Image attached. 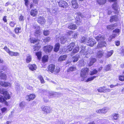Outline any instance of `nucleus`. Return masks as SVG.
I'll return each mask as SVG.
<instances>
[{"instance_id":"57","label":"nucleus","mask_w":124,"mask_h":124,"mask_svg":"<svg viewBox=\"0 0 124 124\" xmlns=\"http://www.w3.org/2000/svg\"><path fill=\"white\" fill-rule=\"evenodd\" d=\"M119 79L121 81H124V75H122L120 76L119 77Z\"/></svg>"},{"instance_id":"46","label":"nucleus","mask_w":124,"mask_h":124,"mask_svg":"<svg viewBox=\"0 0 124 124\" xmlns=\"http://www.w3.org/2000/svg\"><path fill=\"white\" fill-rule=\"evenodd\" d=\"M31 60V58L29 55H27V58L26 59V62L27 63H29L30 62Z\"/></svg>"},{"instance_id":"53","label":"nucleus","mask_w":124,"mask_h":124,"mask_svg":"<svg viewBox=\"0 0 124 124\" xmlns=\"http://www.w3.org/2000/svg\"><path fill=\"white\" fill-rule=\"evenodd\" d=\"M1 110L2 113H5L7 112V108L5 107L1 108Z\"/></svg>"},{"instance_id":"17","label":"nucleus","mask_w":124,"mask_h":124,"mask_svg":"<svg viewBox=\"0 0 124 124\" xmlns=\"http://www.w3.org/2000/svg\"><path fill=\"white\" fill-rule=\"evenodd\" d=\"M7 78V76L6 74L2 72L0 73V79L4 80H6Z\"/></svg>"},{"instance_id":"61","label":"nucleus","mask_w":124,"mask_h":124,"mask_svg":"<svg viewBox=\"0 0 124 124\" xmlns=\"http://www.w3.org/2000/svg\"><path fill=\"white\" fill-rule=\"evenodd\" d=\"M8 69V67L6 66H4L3 67H2L1 70H3L4 71H7Z\"/></svg>"},{"instance_id":"44","label":"nucleus","mask_w":124,"mask_h":124,"mask_svg":"<svg viewBox=\"0 0 124 124\" xmlns=\"http://www.w3.org/2000/svg\"><path fill=\"white\" fill-rule=\"evenodd\" d=\"M97 2L100 5L103 4L105 3L106 0H97Z\"/></svg>"},{"instance_id":"15","label":"nucleus","mask_w":124,"mask_h":124,"mask_svg":"<svg viewBox=\"0 0 124 124\" xmlns=\"http://www.w3.org/2000/svg\"><path fill=\"white\" fill-rule=\"evenodd\" d=\"M55 66L54 64H50L48 66V71L51 73H53L55 69Z\"/></svg>"},{"instance_id":"23","label":"nucleus","mask_w":124,"mask_h":124,"mask_svg":"<svg viewBox=\"0 0 124 124\" xmlns=\"http://www.w3.org/2000/svg\"><path fill=\"white\" fill-rule=\"evenodd\" d=\"M67 57V55H64L60 56L58 58V62H60L65 60Z\"/></svg>"},{"instance_id":"16","label":"nucleus","mask_w":124,"mask_h":124,"mask_svg":"<svg viewBox=\"0 0 124 124\" xmlns=\"http://www.w3.org/2000/svg\"><path fill=\"white\" fill-rule=\"evenodd\" d=\"M28 66L29 69L32 71L36 70L37 68V66L35 64H29Z\"/></svg>"},{"instance_id":"18","label":"nucleus","mask_w":124,"mask_h":124,"mask_svg":"<svg viewBox=\"0 0 124 124\" xmlns=\"http://www.w3.org/2000/svg\"><path fill=\"white\" fill-rule=\"evenodd\" d=\"M75 46L74 43H70L67 47L68 51H71Z\"/></svg>"},{"instance_id":"43","label":"nucleus","mask_w":124,"mask_h":124,"mask_svg":"<svg viewBox=\"0 0 124 124\" xmlns=\"http://www.w3.org/2000/svg\"><path fill=\"white\" fill-rule=\"evenodd\" d=\"M36 55L37 56L38 59L40 60L41 58V53L40 52H37L36 53Z\"/></svg>"},{"instance_id":"28","label":"nucleus","mask_w":124,"mask_h":124,"mask_svg":"<svg viewBox=\"0 0 124 124\" xmlns=\"http://www.w3.org/2000/svg\"><path fill=\"white\" fill-rule=\"evenodd\" d=\"M64 35L62 36L60 38L61 43L62 44H63L65 43L67 41V39L66 37L64 36Z\"/></svg>"},{"instance_id":"64","label":"nucleus","mask_w":124,"mask_h":124,"mask_svg":"<svg viewBox=\"0 0 124 124\" xmlns=\"http://www.w3.org/2000/svg\"><path fill=\"white\" fill-rule=\"evenodd\" d=\"M120 54L122 56H124V49L123 48L121 49Z\"/></svg>"},{"instance_id":"29","label":"nucleus","mask_w":124,"mask_h":124,"mask_svg":"<svg viewBox=\"0 0 124 124\" xmlns=\"http://www.w3.org/2000/svg\"><path fill=\"white\" fill-rule=\"evenodd\" d=\"M113 50H111L109 51H108L107 53L105 55V56L106 58H108L113 53Z\"/></svg>"},{"instance_id":"2","label":"nucleus","mask_w":124,"mask_h":124,"mask_svg":"<svg viewBox=\"0 0 124 124\" xmlns=\"http://www.w3.org/2000/svg\"><path fill=\"white\" fill-rule=\"evenodd\" d=\"M0 93L1 94H3L4 95V98H3V96L0 95V102L2 103L4 102L6 100L9 99L10 98V96L9 94L5 89L0 90Z\"/></svg>"},{"instance_id":"4","label":"nucleus","mask_w":124,"mask_h":124,"mask_svg":"<svg viewBox=\"0 0 124 124\" xmlns=\"http://www.w3.org/2000/svg\"><path fill=\"white\" fill-rule=\"evenodd\" d=\"M89 71V69L87 68L82 69L81 70L80 73V76L83 78V80L87 77Z\"/></svg>"},{"instance_id":"35","label":"nucleus","mask_w":124,"mask_h":124,"mask_svg":"<svg viewBox=\"0 0 124 124\" xmlns=\"http://www.w3.org/2000/svg\"><path fill=\"white\" fill-rule=\"evenodd\" d=\"M68 28L70 29L74 30L77 28V26L75 24L71 23L69 24Z\"/></svg>"},{"instance_id":"32","label":"nucleus","mask_w":124,"mask_h":124,"mask_svg":"<svg viewBox=\"0 0 124 124\" xmlns=\"http://www.w3.org/2000/svg\"><path fill=\"white\" fill-rule=\"evenodd\" d=\"M9 55L11 56H19V54L18 52H14L11 51V52H10Z\"/></svg>"},{"instance_id":"34","label":"nucleus","mask_w":124,"mask_h":124,"mask_svg":"<svg viewBox=\"0 0 124 124\" xmlns=\"http://www.w3.org/2000/svg\"><path fill=\"white\" fill-rule=\"evenodd\" d=\"M60 47V44L59 43H56L55 46L54 48V51L56 52H57L59 50Z\"/></svg>"},{"instance_id":"5","label":"nucleus","mask_w":124,"mask_h":124,"mask_svg":"<svg viewBox=\"0 0 124 124\" xmlns=\"http://www.w3.org/2000/svg\"><path fill=\"white\" fill-rule=\"evenodd\" d=\"M80 52L81 53H82L84 57H86L87 58L88 57L89 55L92 53V52H91V49H89L87 51L86 50H84L83 49H82Z\"/></svg>"},{"instance_id":"37","label":"nucleus","mask_w":124,"mask_h":124,"mask_svg":"<svg viewBox=\"0 0 124 124\" xmlns=\"http://www.w3.org/2000/svg\"><path fill=\"white\" fill-rule=\"evenodd\" d=\"M30 40L31 43L33 44L35 43V42L38 43L39 42L38 40L33 38H30Z\"/></svg>"},{"instance_id":"56","label":"nucleus","mask_w":124,"mask_h":124,"mask_svg":"<svg viewBox=\"0 0 124 124\" xmlns=\"http://www.w3.org/2000/svg\"><path fill=\"white\" fill-rule=\"evenodd\" d=\"M43 34L44 35L47 36L49 35V31L48 30H45L43 32Z\"/></svg>"},{"instance_id":"22","label":"nucleus","mask_w":124,"mask_h":124,"mask_svg":"<svg viewBox=\"0 0 124 124\" xmlns=\"http://www.w3.org/2000/svg\"><path fill=\"white\" fill-rule=\"evenodd\" d=\"M68 122L65 120H62L56 121L55 124H67Z\"/></svg>"},{"instance_id":"54","label":"nucleus","mask_w":124,"mask_h":124,"mask_svg":"<svg viewBox=\"0 0 124 124\" xmlns=\"http://www.w3.org/2000/svg\"><path fill=\"white\" fill-rule=\"evenodd\" d=\"M38 78L40 80L41 83H44V80L42 76H39L38 77Z\"/></svg>"},{"instance_id":"58","label":"nucleus","mask_w":124,"mask_h":124,"mask_svg":"<svg viewBox=\"0 0 124 124\" xmlns=\"http://www.w3.org/2000/svg\"><path fill=\"white\" fill-rule=\"evenodd\" d=\"M95 77H96V76H93L87 79L86 80V82H88L92 80Z\"/></svg>"},{"instance_id":"40","label":"nucleus","mask_w":124,"mask_h":124,"mask_svg":"<svg viewBox=\"0 0 124 124\" xmlns=\"http://www.w3.org/2000/svg\"><path fill=\"white\" fill-rule=\"evenodd\" d=\"M116 36V34H113L110 36L109 38H108V40L109 41H110L112 39L115 38Z\"/></svg>"},{"instance_id":"3","label":"nucleus","mask_w":124,"mask_h":124,"mask_svg":"<svg viewBox=\"0 0 124 124\" xmlns=\"http://www.w3.org/2000/svg\"><path fill=\"white\" fill-rule=\"evenodd\" d=\"M48 94L49 97L50 98H53L60 96L62 95V94L59 93H56L52 91L50 92H45L44 93Z\"/></svg>"},{"instance_id":"26","label":"nucleus","mask_w":124,"mask_h":124,"mask_svg":"<svg viewBox=\"0 0 124 124\" xmlns=\"http://www.w3.org/2000/svg\"><path fill=\"white\" fill-rule=\"evenodd\" d=\"M79 46H77L76 47L74 48V49L72 53H71V55L72 56L74 54V53H77L79 50Z\"/></svg>"},{"instance_id":"19","label":"nucleus","mask_w":124,"mask_h":124,"mask_svg":"<svg viewBox=\"0 0 124 124\" xmlns=\"http://www.w3.org/2000/svg\"><path fill=\"white\" fill-rule=\"evenodd\" d=\"M117 26V24L116 23L110 24L107 26V29L108 30H112L114 28V27Z\"/></svg>"},{"instance_id":"6","label":"nucleus","mask_w":124,"mask_h":124,"mask_svg":"<svg viewBox=\"0 0 124 124\" xmlns=\"http://www.w3.org/2000/svg\"><path fill=\"white\" fill-rule=\"evenodd\" d=\"M96 43V41L94 39H90L89 38L87 39V41L86 44L90 46H93Z\"/></svg>"},{"instance_id":"31","label":"nucleus","mask_w":124,"mask_h":124,"mask_svg":"<svg viewBox=\"0 0 124 124\" xmlns=\"http://www.w3.org/2000/svg\"><path fill=\"white\" fill-rule=\"evenodd\" d=\"M112 7L113 8L116 12H118V6L116 2H114L113 4L112 5Z\"/></svg>"},{"instance_id":"38","label":"nucleus","mask_w":124,"mask_h":124,"mask_svg":"<svg viewBox=\"0 0 124 124\" xmlns=\"http://www.w3.org/2000/svg\"><path fill=\"white\" fill-rule=\"evenodd\" d=\"M48 56L47 55L44 56L42 57V62H45L48 61Z\"/></svg>"},{"instance_id":"62","label":"nucleus","mask_w":124,"mask_h":124,"mask_svg":"<svg viewBox=\"0 0 124 124\" xmlns=\"http://www.w3.org/2000/svg\"><path fill=\"white\" fill-rule=\"evenodd\" d=\"M24 17L22 15L19 18V20L20 21H23L24 20Z\"/></svg>"},{"instance_id":"55","label":"nucleus","mask_w":124,"mask_h":124,"mask_svg":"<svg viewBox=\"0 0 124 124\" xmlns=\"http://www.w3.org/2000/svg\"><path fill=\"white\" fill-rule=\"evenodd\" d=\"M4 49L8 53V54L9 55L10 52H11V51H10L9 49L6 46L5 47Z\"/></svg>"},{"instance_id":"10","label":"nucleus","mask_w":124,"mask_h":124,"mask_svg":"<svg viewBox=\"0 0 124 124\" xmlns=\"http://www.w3.org/2000/svg\"><path fill=\"white\" fill-rule=\"evenodd\" d=\"M0 85L4 87H7L8 86L11 87L12 84L8 82L0 81Z\"/></svg>"},{"instance_id":"51","label":"nucleus","mask_w":124,"mask_h":124,"mask_svg":"<svg viewBox=\"0 0 124 124\" xmlns=\"http://www.w3.org/2000/svg\"><path fill=\"white\" fill-rule=\"evenodd\" d=\"M97 71L96 70L94 69L93 71L91 72L90 75H93L94 74H96L97 73Z\"/></svg>"},{"instance_id":"30","label":"nucleus","mask_w":124,"mask_h":124,"mask_svg":"<svg viewBox=\"0 0 124 124\" xmlns=\"http://www.w3.org/2000/svg\"><path fill=\"white\" fill-rule=\"evenodd\" d=\"M96 61V59L95 58H92L91 59L89 63L88 64L89 66L90 67L91 66L93 63H94Z\"/></svg>"},{"instance_id":"11","label":"nucleus","mask_w":124,"mask_h":124,"mask_svg":"<svg viewBox=\"0 0 124 124\" xmlns=\"http://www.w3.org/2000/svg\"><path fill=\"white\" fill-rule=\"evenodd\" d=\"M60 7L66 8L68 7V4L67 2L64 1H60L58 3Z\"/></svg>"},{"instance_id":"59","label":"nucleus","mask_w":124,"mask_h":124,"mask_svg":"<svg viewBox=\"0 0 124 124\" xmlns=\"http://www.w3.org/2000/svg\"><path fill=\"white\" fill-rule=\"evenodd\" d=\"M50 39V38L49 37H47L43 40L44 41L45 43H47L48 42Z\"/></svg>"},{"instance_id":"14","label":"nucleus","mask_w":124,"mask_h":124,"mask_svg":"<svg viewBox=\"0 0 124 124\" xmlns=\"http://www.w3.org/2000/svg\"><path fill=\"white\" fill-rule=\"evenodd\" d=\"M72 5V7L74 8H77L78 7V4L77 0H73L71 1Z\"/></svg>"},{"instance_id":"20","label":"nucleus","mask_w":124,"mask_h":124,"mask_svg":"<svg viewBox=\"0 0 124 124\" xmlns=\"http://www.w3.org/2000/svg\"><path fill=\"white\" fill-rule=\"evenodd\" d=\"M38 11L36 9H32L31 10L30 12V15L33 17H35Z\"/></svg>"},{"instance_id":"9","label":"nucleus","mask_w":124,"mask_h":124,"mask_svg":"<svg viewBox=\"0 0 124 124\" xmlns=\"http://www.w3.org/2000/svg\"><path fill=\"white\" fill-rule=\"evenodd\" d=\"M98 91L100 92H110V90L108 89H106L105 87L104 86L102 87H101L97 89Z\"/></svg>"},{"instance_id":"39","label":"nucleus","mask_w":124,"mask_h":124,"mask_svg":"<svg viewBox=\"0 0 124 124\" xmlns=\"http://www.w3.org/2000/svg\"><path fill=\"white\" fill-rule=\"evenodd\" d=\"M79 63L78 64L79 66H84L85 64V63L84 62V60H81L79 61Z\"/></svg>"},{"instance_id":"60","label":"nucleus","mask_w":124,"mask_h":124,"mask_svg":"<svg viewBox=\"0 0 124 124\" xmlns=\"http://www.w3.org/2000/svg\"><path fill=\"white\" fill-rule=\"evenodd\" d=\"M119 115L118 114H115L113 116L114 119L116 120L119 117Z\"/></svg>"},{"instance_id":"36","label":"nucleus","mask_w":124,"mask_h":124,"mask_svg":"<svg viewBox=\"0 0 124 124\" xmlns=\"http://www.w3.org/2000/svg\"><path fill=\"white\" fill-rule=\"evenodd\" d=\"M88 38L86 37H83L81 39V43H86L87 41Z\"/></svg>"},{"instance_id":"42","label":"nucleus","mask_w":124,"mask_h":124,"mask_svg":"<svg viewBox=\"0 0 124 124\" xmlns=\"http://www.w3.org/2000/svg\"><path fill=\"white\" fill-rule=\"evenodd\" d=\"M21 27L16 28L15 29V32L16 34H18L21 32Z\"/></svg>"},{"instance_id":"12","label":"nucleus","mask_w":124,"mask_h":124,"mask_svg":"<svg viewBox=\"0 0 124 124\" xmlns=\"http://www.w3.org/2000/svg\"><path fill=\"white\" fill-rule=\"evenodd\" d=\"M43 111L47 113H49L51 112V109L50 107L46 106L43 108Z\"/></svg>"},{"instance_id":"27","label":"nucleus","mask_w":124,"mask_h":124,"mask_svg":"<svg viewBox=\"0 0 124 124\" xmlns=\"http://www.w3.org/2000/svg\"><path fill=\"white\" fill-rule=\"evenodd\" d=\"M79 58V55L78 54H77L75 56L73 57H72V60L73 62H77Z\"/></svg>"},{"instance_id":"47","label":"nucleus","mask_w":124,"mask_h":124,"mask_svg":"<svg viewBox=\"0 0 124 124\" xmlns=\"http://www.w3.org/2000/svg\"><path fill=\"white\" fill-rule=\"evenodd\" d=\"M15 88L17 91H19L20 89V85L19 84L16 83H15Z\"/></svg>"},{"instance_id":"7","label":"nucleus","mask_w":124,"mask_h":124,"mask_svg":"<svg viewBox=\"0 0 124 124\" xmlns=\"http://www.w3.org/2000/svg\"><path fill=\"white\" fill-rule=\"evenodd\" d=\"M53 46L50 45H48L44 46L43 47L44 51L45 53H50L53 49Z\"/></svg>"},{"instance_id":"52","label":"nucleus","mask_w":124,"mask_h":124,"mask_svg":"<svg viewBox=\"0 0 124 124\" xmlns=\"http://www.w3.org/2000/svg\"><path fill=\"white\" fill-rule=\"evenodd\" d=\"M16 24V23L14 21H11L9 23L10 25L12 27H14V26Z\"/></svg>"},{"instance_id":"49","label":"nucleus","mask_w":124,"mask_h":124,"mask_svg":"<svg viewBox=\"0 0 124 124\" xmlns=\"http://www.w3.org/2000/svg\"><path fill=\"white\" fill-rule=\"evenodd\" d=\"M76 68L75 67H72L69 68V69L67 71L68 72H70V71H74L76 70Z\"/></svg>"},{"instance_id":"1","label":"nucleus","mask_w":124,"mask_h":124,"mask_svg":"<svg viewBox=\"0 0 124 124\" xmlns=\"http://www.w3.org/2000/svg\"><path fill=\"white\" fill-rule=\"evenodd\" d=\"M95 39L98 42V44L96 47V48H100L102 47L106 46V43L104 41L105 38L104 35H99L95 37Z\"/></svg>"},{"instance_id":"24","label":"nucleus","mask_w":124,"mask_h":124,"mask_svg":"<svg viewBox=\"0 0 124 124\" xmlns=\"http://www.w3.org/2000/svg\"><path fill=\"white\" fill-rule=\"evenodd\" d=\"M118 20V19L117 16H113L111 17L110 21L111 22H112L114 21H116Z\"/></svg>"},{"instance_id":"25","label":"nucleus","mask_w":124,"mask_h":124,"mask_svg":"<svg viewBox=\"0 0 124 124\" xmlns=\"http://www.w3.org/2000/svg\"><path fill=\"white\" fill-rule=\"evenodd\" d=\"M33 28L36 30L35 33L37 34H39L40 33V27L39 26L36 25L33 26Z\"/></svg>"},{"instance_id":"50","label":"nucleus","mask_w":124,"mask_h":124,"mask_svg":"<svg viewBox=\"0 0 124 124\" xmlns=\"http://www.w3.org/2000/svg\"><path fill=\"white\" fill-rule=\"evenodd\" d=\"M108 109L107 108H105L101 109L102 113H105L107 111Z\"/></svg>"},{"instance_id":"45","label":"nucleus","mask_w":124,"mask_h":124,"mask_svg":"<svg viewBox=\"0 0 124 124\" xmlns=\"http://www.w3.org/2000/svg\"><path fill=\"white\" fill-rule=\"evenodd\" d=\"M111 69V65L110 64H108L106 66L104 70L105 71H108Z\"/></svg>"},{"instance_id":"33","label":"nucleus","mask_w":124,"mask_h":124,"mask_svg":"<svg viewBox=\"0 0 124 124\" xmlns=\"http://www.w3.org/2000/svg\"><path fill=\"white\" fill-rule=\"evenodd\" d=\"M25 104L24 102H22L19 103V106L20 108L21 109H24L25 106Z\"/></svg>"},{"instance_id":"63","label":"nucleus","mask_w":124,"mask_h":124,"mask_svg":"<svg viewBox=\"0 0 124 124\" xmlns=\"http://www.w3.org/2000/svg\"><path fill=\"white\" fill-rule=\"evenodd\" d=\"M59 68L58 67H57L56 69H55L54 72L55 74H56L57 73H58L60 71Z\"/></svg>"},{"instance_id":"41","label":"nucleus","mask_w":124,"mask_h":124,"mask_svg":"<svg viewBox=\"0 0 124 124\" xmlns=\"http://www.w3.org/2000/svg\"><path fill=\"white\" fill-rule=\"evenodd\" d=\"M104 52L101 51H99L97 53V56L98 58H101L103 56Z\"/></svg>"},{"instance_id":"21","label":"nucleus","mask_w":124,"mask_h":124,"mask_svg":"<svg viewBox=\"0 0 124 124\" xmlns=\"http://www.w3.org/2000/svg\"><path fill=\"white\" fill-rule=\"evenodd\" d=\"M40 46L39 43L34 45L33 49L34 51H37L40 48Z\"/></svg>"},{"instance_id":"13","label":"nucleus","mask_w":124,"mask_h":124,"mask_svg":"<svg viewBox=\"0 0 124 124\" xmlns=\"http://www.w3.org/2000/svg\"><path fill=\"white\" fill-rule=\"evenodd\" d=\"M35 97V95L34 94H31L26 96V100L28 101L34 99Z\"/></svg>"},{"instance_id":"48","label":"nucleus","mask_w":124,"mask_h":124,"mask_svg":"<svg viewBox=\"0 0 124 124\" xmlns=\"http://www.w3.org/2000/svg\"><path fill=\"white\" fill-rule=\"evenodd\" d=\"M120 32V30L118 28L116 29L113 31V32L116 33V35L118 34L119 35Z\"/></svg>"},{"instance_id":"8","label":"nucleus","mask_w":124,"mask_h":124,"mask_svg":"<svg viewBox=\"0 0 124 124\" xmlns=\"http://www.w3.org/2000/svg\"><path fill=\"white\" fill-rule=\"evenodd\" d=\"M37 18L38 22L42 25H43L46 22L45 18L43 17L39 16L38 18L37 17Z\"/></svg>"}]
</instances>
